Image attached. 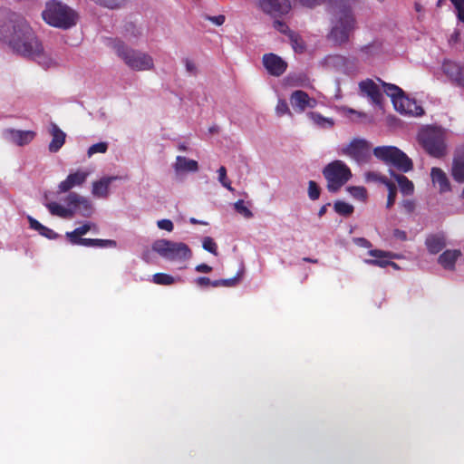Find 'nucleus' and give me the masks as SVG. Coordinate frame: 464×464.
<instances>
[{
    "instance_id": "nucleus-37",
    "label": "nucleus",
    "mask_w": 464,
    "mask_h": 464,
    "mask_svg": "<svg viewBox=\"0 0 464 464\" xmlns=\"http://www.w3.org/2000/svg\"><path fill=\"white\" fill-rule=\"evenodd\" d=\"M152 282L160 285H170L177 282V279L172 276L165 273H157L153 275Z\"/></svg>"
},
{
    "instance_id": "nucleus-51",
    "label": "nucleus",
    "mask_w": 464,
    "mask_h": 464,
    "mask_svg": "<svg viewBox=\"0 0 464 464\" xmlns=\"http://www.w3.org/2000/svg\"><path fill=\"white\" fill-rule=\"evenodd\" d=\"M276 113L278 116H282L285 113L289 112V108L287 105V102L284 100H279L276 108Z\"/></svg>"
},
{
    "instance_id": "nucleus-61",
    "label": "nucleus",
    "mask_w": 464,
    "mask_h": 464,
    "mask_svg": "<svg viewBox=\"0 0 464 464\" xmlns=\"http://www.w3.org/2000/svg\"><path fill=\"white\" fill-rule=\"evenodd\" d=\"M303 261L308 262V263H313V264H317L318 263V259L311 258V257H304Z\"/></svg>"
},
{
    "instance_id": "nucleus-31",
    "label": "nucleus",
    "mask_w": 464,
    "mask_h": 464,
    "mask_svg": "<svg viewBox=\"0 0 464 464\" xmlns=\"http://www.w3.org/2000/svg\"><path fill=\"white\" fill-rule=\"evenodd\" d=\"M50 213L53 216H58L60 218H72L73 215V210L72 208H67L56 202H51L46 205Z\"/></svg>"
},
{
    "instance_id": "nucleus-54",
    "label": "nucleus",
    "mask_w": 464,
    "mask_h": 464,
    "mask_svg": "<svg viewBox=\"0 0 464 464\" xmlns=\"http://www.w3.org/2000/svg\"><path fill=\"white\" fill-rule=\"evenodd\" d=\"M402 207L407 213H412L415 209V203L413 200L406 199L402 202Z\"/></svg>"
},
{
    "instance_id": "nucleus-7",
    "label": "nucleus",
    "mask_w": 464,
    "mask_h": 464,
    "mask_svg": "<svg viewBox=\"0 0 464 464\" xmlns=\"http://www.w3.org/2000/svg\"><path fill=\"white\" fill-rule=\"evenodd\" d=\"M114 47L118 56L121 57L130 69L135 71H148L154 67L153 59L150 54L129 48L121 42H118Z\"/></svg>"
},
{
    "instance_id": "nucleus-41",
    "label": "nucleus",
    "mask_w": 464,
    "mask_h": 464,
    "mask_svg": "<svg viewBox=\"0 0 464 464\" xmlns=\"http://www.w3.org/2000/svg\"><path fill=\"white\" fill-rule=\"evenodd\" d=\"M311 119L319 126L321 127H332L334 126V121L332 119H328L321 115L317 112H311L310 113Z\"/></svg>"
},
{
    "instance_id": "nucleus-39",
    "label": "nucleus",
    "mask_w": 464,
    "mask_h": 464,
    "mask_svg": "<svg viewBox=\"0 0 464 464\" xmlns=\"http://www.w3.org/2000/svg\"><path fill=\"white\" fill-rule=\"evenodd\" d=\"M240 273H237V275L232 278L228 279H218L214 280L212 283L213 287H219V286H226V287H232L237 285L240 279Z\"/></svg>"
},
{
    "instance_id": "nucleus-10",
    "label": "nucleus",
    "mask_w": 464,
    "mask_h": 464,
    "mask_svg": "<svg viewBox=\"0 0 464 464\" xmlns=\"http://www.w3.org/2000/svg\"><path fill=\"white\" fill-rule=\"evenodd\" d=\"M259 7L264 13L273 17L283 16L292 8L289 0H259Z\"/></svg>"
},
{
    "instance_id": "nucleus-29",
    "label": "nucleus",
    "mask_w": 464,
    "mask_h": 464,
    "mask_svg": "<svg viewBox=\"0 0 464 464\" xmlns=\"http://www.w3.org/2000/svg\"><path fill=\"white\" fill-rule=\"evenodd\" d=\"M30 228L36 230L41 236L48 238V239H55L58 237V235L51 228L44 226L38 220L32 218L31 216L27 217Z\"/></svg>"
},
{
    "instance_id": "nucleus-20",
    "label": "nucleus",
    "mask_w": 464,
    "mask_h": 464,
    "mask_svg": "<svg viewBox=\"0 0 464 464\" xmlns=\"http://www.w3.org/2000/svg\"><path fill=\"white\" fill-rule=\"evenodd\" d=\"M291 104L300 111H304L306 108H314L316 104L314 99H311L309 95L301 90L295 91L290 98Z\"/></svg>"
},
{
    "instance_id": "nucleus-64",
    "label": "nucleus",
    "mask_w": 464,
    "mask_h": 464,
    "mask_svg": "<svg viewBox=\"0 0 464 464\" xmlns=\"http://www.w3.org/2000/svg\"><path fill=\"white\" fill-rule=\"evenodd\" d=\"M461 198L464 199V188H463V190L461 192Z\"/></svg>"
},
{
    "instance_id": "nucleus-59",
    "label": "nucleus",
    "mask_w": 464,
    "mask_h": 464,
    "mask_svg": "<svg viewBox=\"0 0 464 464\" xmlns=\"http://www.w3.org/2000/svg\"><path fill=\"white\" fill-rule=\"evenodd\" d=\"M328 206H330V203L325 204V205H324V206H322V207L320 208V209H319V211H318V216H319V217H323V216L326 213V211H327V207H328Z\"/></svg>"
},
{
    "instance_id": "nucleus-11",
    "label": "nucleus",
    "mask_w": 464,
    "mask_h": 464,
    "mask_svg": "<svg viewBox=\"0 0 464 464\" xmlns=\"http://www.w3.org/2000/svg\"><path fill=\"white\" fill-rule=\"evenodd\" d=\"M262 62L267 72L276 77L283 75L287 69V63L273 53L264 54Z\"/></svg>"
},
{
    "instance_id": "nucleus-8",
    "label": "nucleus",
    "mask_w": 464,
    "mask_h": 464,
    "mask_svg": "<svg viewBox=\"0 0 464 464\" xmlns=\"http://www.w3.org/2000/svg\"><path fill=\"white\" fill-rule=\"evenodd\" d=\"M152 249L163 258L170 261L188 260L192 256V252L187 244L167 239L155 241Z\"/></svg>"
},
{
    "instance_id": "nucleus-47",
    "label": "nucleus",
    "mask_w": 464,
    "mask_h": 464,
    "mask_svg": "<svg viewBox=\"0 0 464 464\" xmlns=\"http://www.w3.org/2000/svg\"><path fill=\"white\" fill-rule=\"evenodd\" d=\"M453 5L458 19L464 23V0H450Z\"/></svg>"
},
{
    "instance_id": "nucleus-23",
    "label": "nucleus",
    "mask_w": 464,
    "mask_h": 464,
    "mask_svg": "<svg viewBox=\"0 0 464 464\" xmlns=\"http://www.w3.org/2000/svg\"><path fill=\"white\" fill-rule=\"evenodd\" d=\"M425 246L429 253L436 255L446 246V238L442 233L430 234L426 237Z\"/></svg>"
},
{
    "instance_id": "nucleus-53",
    "label": "nucleus",
    "mask_w": 464,
    "mask_h": 464,
    "mask_svg": "<svg viewBox=\"0 0 464 464\" xmlns=\"http://www.w3.org/2000/svg\"><path fill=\"white\" fill-rule=\"evenodd\" d=\"M196 283L198 286H201V287H207V286H209L211 285L212 286V283L213 281H211L208 277H206V276H200V277H198L196 279Z\"/></svg>"
},
{
    "instance_id": "nucleus-56",
    "label": "nucleus",
    "mask_w": 464,
    "mask_h": 464,
    "mask_svg": "<svg viewBox=\"0 0 464 464\" xmlns=\"http://www.w3.org/2000/svg\"><path fill=\"white\" fill-rule=\"evenodd\" d=\"M393 237L401 241L407 240V233L404 230H401L399 228L393 230Z\"/></svg>"
},
{
    "instance_id": "nucleus-42",
    "label": "nucleus",
    "mask_w": 464,
    "mask_h": 464,
    "mask_svg": "<svg viewBox=\"0 0 464 464\" xmlns=\"http://www.w3.org/2000/svg\"><path fill=\"white\" fill-rule=\"evenodd\" d=\"M218 181L221 183L223 187H225L229 191H234V188L231 186L230 180L227 177V169L224 166H221L218 170Z\"/></svg>"
},
{
    "instance_id": "nucleus-49",
    "label": "nucleus",
    "mask_w": 464,
    "mask_h": 464,
    "mask_svg": "<svg viewBox=\"0 0 464 464\" xmlns=\"http://www.w3.org/2000/svg\"><path fill=\"white\" fill-rule=\"evenodd\" d=\"M204 18L208 21H210L212 22L214 24L218 25V26H220L222 25L225 21H226V17L224 14H218V15H216V16H211V15H208V14H204Z\"/></svg>"
},
{
    "instance_id": "nucleus-58",
    "label": "nucleus",
    "mask_w": 464,
    "mask_h": 464,
    "mask_svg": "<svg viewBox=\"0 0 464 464\" xmlns=\"http://www.w3.org/2000/svg\"><path fill=\"white\" fill-rule=\"evenodd\" d=\"M185 66L188 72L195 73L196 72V65L189 59L185 60Z\"/></svg>"
},
{
    "instance_id": "nucleus-1",
    "label": "nucleus",
    "mask_w": 464,
    "mask_h": 464,
    "mask_svg": "<svg viewBox=\"0 0 464 464\" xmlns=\"http://www.w3.org/2000/svg\"><path fill=\"white\" fill-rule=\"evenodd\" d=\"M2 36L16 54L36 60L38 63L44 58L42 42L23 16L12 14L4 25Z\"/></svg>"
},
{
    "instance_id": "nucleus-43",
    "label": "nucleus",
    "mask_w": 464,
    "mask_h": 464,
    "mask_svg": "<svg viewBox=\"0 0 464 464\" xmlns=\"http://www.w3.org/2000/svg\"><path fill=\"white\" fill-rule=\"evenodd\" d=\"M350 194L359 200L364 201L367 198V191L363 187H349Z\"/></svg>"
},
{
    "instance_id": "nucleus-2",
    "label": "nucleus",
    "mask_w": 464,
    "mask_h": 464,
    "mask_svg": "<svg viewBox=\"0 0 464 464\" xmlns=\"http://www.w3.org/2000/svg\"><path fill=\"white\" fill-rule=\"evenodd\" d=\"M42 16L48 24L61 29L72 27L78 18L74 10L58 0L46 2Z\"/></svg>"
},
{
    "instance_id": "nucleus-52",
    "label": "nucleus",
    "mask_w": 464,
    "mask_h": 464,
    "mask_svg": "<svg viewBox=\"0 0 464 464\" xmlns=\"http://www.w3.org/2000/svg\"><path fill=\"white\" fill-rule=\"evenodd\" d=\"M366 179L368 180L378 181L382 184L383 179H389L387 177L381 175L377 172L370 171L366 173Z\"/></svg>"
},
{
    "instance_id": "nucleus-27",
    "label": "nucleus",
    "mask_w": 464,
    "mask_h": 464,
    "mask_svg": "<svg viewBox=\"0 0 464 464\" xmlns=\"http://www.w3.org/2000/svg\"><path fill=\"white\" fill-rule=\"evenodd\" d=\"M174 168L177 172H196L198 170V164L194 160L178 156Z\"/></svg>"
},
{
    "instance_id": "nucleus-36",
    "label": "nucleus",
    "mask_w": 464,
    "mask_h": 464,
    "mask_svg": "<svg viewBox=\"0 0 464 464\" xmlns=\"http://www.w3.org/2000/svg\"><path fill=\"white\" fill-rule=\"evenodd\" d=\"M334 208L336 213L343 217H349L353 213L354 208L353 205L344 201L338 200L334 203Z\"/></svg>"
},
{
    "instance_id": "nucleus-14",
    "label": "nucleus",
    "mask_w": 464,
    "mask_h": 464,
    "mask_svg": "<svg viewBox=\"0 0 464 464\" xmlns=\"http://www.w3.org/2000/svg\"><path fill=\"white\" fill-rule=\"evenodd\" d=\"M90 175V171L78 169L70 173L67 178L58 185V191L65 193L76 186H82Z\"/></svg>"
},
{
    "instance_id": "nucleus-32",
    "label": "nucleus",
    "mask_w": 464,
    "mask_h": 464,
    "mask_svg": "<svg viewBox=\"0 0 464 464\" xmlns=\"http://www.w3.org/2000/svg\"><path fill=\"white\" fill-rule=\"evenodd\" d=\"M299 3L301 5L314 8L317 5H321L323 4L327 3L331 7H341L343 0H295Z\"/></svg>"
},
{
    "instance_id": "nucleus-6",
    "label": "nucleus",
    "mask_w": 464,
    "mask_h": 464,
    "mask_svg": "<svg viewBox=\"0 0 464 464\" xmlns=\"http://www.w3.org/2000/svg\"><path fill=\"white\" fill-rule=\"evenodd\" d=\"M323 175L327 181V189L332 193L340 190L353 176L350 168L339 160L328 163L323 169Z\"/></svg>"
},
{
    "instance_id": "nucleus-28",
    "label": "nucleus",
    "mask_w": 464,
    "mask_h": 464,
    "mask_svg": "<svg viewBox=\"0 0 464 464\" xmlns=\"http://www.w3.org/2000/svg\"><path fill=\"white\" fill-rule=\"evenodd\" d=\"M390 175L398 183L400 190L404 195H411L414 192V185L406 176L395 173L394 170L390 169Z\"/></svg>"
},
{
    "instance_id": "nucleus-45",
    "label": "nucleus",
    "mask_w": 464,
    "mask_h": 464,
    "mask_svg": "<svg viewBox=\"0 0 464 464\" xmlns=\"http://www.w3.org/2000/svg\"><path fill=\"white\" fill-rule=\"evenodd\" d=\"M321 193V188L318 186V184L314 181L310 180L308 183V196L310 199L316 200L319 198Z\"/></svg>"
},
{
    "instance_id": "nucleus-4",
    "label": "nucleus",
    "mask_w": 464,
    "mask_h": 464,
    "mask_svg": "<svg viewBox=\"0 0 464 464\" xmlns=\"http://www.w3.org/2000/svg\"><path fill=\"white\" fill-rule=\"evenodd\" d=\"M418 139L430 156L441 159L447 155L446 134L443 129L432 126L427 127L419 133Z\"/></svg>"
},
{
    "instance_id": "nucleus-21",
    "label": "nucleus",
    "mask_w": 464,
    "mask_h": 464,
    "mask_svg": "<svg viewBox=\"0 0 464 464\" xmlns=\"http://www.w3.org/2000/svg\"><path fill=\"white\" fill-rule=\"evenodd\" d=\"M49 132L53 139L48 146L51 152H57L64 144L66 134L53 122L51 123Z\"/></svg>"
},
{
    "instance_id": "nucleus-24",
    "label": "nucleus",
    "mask_w": 464,
    "mask_h": 464,
    "mask_svg": "<svg viewBox=\"0 0 464 464\" xmlns=\"http://www.w3.org/2000/svg\"><path fill=\"white\" fill-rule=\"evenodd\" d=\"M432 182L439 186L441 193L448 192L451 189L450 180L446 173L440 168H432L430 171Z\"/></svg>"
},
{
    "instance_id": "nucleus-63",
    "label": "nucleus",
    "mask_w": 464,
    "mask_h": 464,
    "mask_svg": "<svg viewBox=\"0 0 464 464\" xmlns=\"http://www.w3.org/2000/svg\"><path fill=\"white\" fill-rule=\"evenodd\" d=\"M179 150H187V148H186V146L184 144H180L179 146Z\"/></svg>"
},
{
    "instance_id": "nucleus-12",
    "label": "nucleus",
    "mask_w": 464,
    "mask_h": 464,
    "mask_svg": "<svg viewBox=\"0 0 464 464\" xmlns=\"http://www.w3.org/2000/svg\"><path fill=\"white\" fill-rule=\"evenodd\" d=\"M35 136L36 132L34 130H20L14 129H6L4 130L5 139L20 147L31 143Z\"/></svg>"
},
{
    "instance_id": "nucleus-46",
    "label": "nucleus",
    "mask_w": 464,
    "mask_h": 464,
    "mask_svg": "<svg viewBox=\"0 0 464 464\" xmlns=\"http://www.w3.org/2000/svg\"><path fill=\"white\" fill-rule=\"evenodd\" d=\"M108 150V144L106 142H98L92 145L88 149V156L92 157L95 153H105Z\"/></svg>"
},
{
    "instance_id": "nucleus-33",
    "label": "nucleus",
    "mask_w": 464,
    "mask_h": 464,
    "mask_svg": "<svg viewBox=\"0 0 464 464\" xmlns=\"http://www.w3.org/2000/svg\"><path fill=\"white\" fill-rule=\"evenodd\" d=\"M82 246L87 247H116L117 242L112 239L90 238L82 240Z\"/></svg>"
},
{
    "instance_id": "nucleus-25",
    "label": "nucleus",
    "mask_w": 464,
    "mask_h": 464,
    "mask_svg": "<svg viewBox=\"0 0 464 464\" xmlns=\"http://www.w3.org/2000/svg\"><path fill=\"white\" fill-rule=\"evenodd\" d=\"M91 223H85L82 226L76 227L74 230L71 232H66V237L70 241L71 244L76 246H82V240H89L90 238H83L87 232L91 230Z\"/></svg>"
},
{
    "instance_id": "nucleus-34",
    "label": "nucleus",
    "mask_w": 464,
    "mask_h": 464,
    "mask_svg": "<svg viewBox=\"0 0 464 464\" xmlns=\"http://www.w3.org/2000/svg\"><path fill=\"white\" fill-rule=\"evenodd\" d=\"M292 48L297 53H303L306 49V44L301 35L295 32H293L288 36Z\"/></svg>"
},
{
    "instance_id": "nucleus-35",
    "label": "nucleus",
    "mask_w": 464,
    "mask_h": 464,
    "mask_svg": "<svg viewBox=\"0 0 464 464\" xmlns=\"http://www.w3.org/2000/svg\"><path fill=\"white\" fill-rule=\"evenodd\" d=\"M382 184L385 185L386 188H388L386 208H391L394 205L396 200L397 188L396 185L390 179H383Z\"/></svg>"
},
{
    "instance_id": "nucleus-40",
    "label": "nucleus",
    "mask_w": 464,
    "mask_h": 464,
    "mask_svg": "<svg viewBox=\"0 0 464 464\" xmlns=\"http://www.w3.org/2000/svg\"><path fill=\"white\" fill-rule=\"evenodd\" d=\"M235 210L243 216L245 218H251L253 217L252 211L248 208L243 199H238L234 204Z\"/></svg>"
},
{
    "instance_id": "nucleus-3",
    "label": "nucleus",
    "mask_w": 464,
    "mask_h": 464,
    "mask_svg": "<svg viewBox=\"0 0 464 464\" xmlns=\"http://www.w3.org/2000/svg\"><path fill=\"white\" fill-rule=\"evenodd\" d=\"M356 21L348 6H343L336 11L332 20V28L327 35L328 39L335 44L348 42L350 34L355 29Z\"/></svg>"
},
{
    "instance_id": "nucleus-55",
    "label": "nucleus",
    "mask_w": 464,
    "mask_h": 464,
    "mask_svg": "<svg viewBox=\"0 0 464 464\" xmlns=\"http://www.w3.org/2000/svg\"><path fill=\"white\" fill-rule=\"evenodd\" d=\"M354 242L357 246L364 248H371L372 246V243L364 237L354 238Z\"/></svg>"
},
{
    "instance_id": "nucleus-22",
    "label": "nucleus",
    "mask_w": 464,
    "mask_h": 464,
    "mask_svg": "<svg viewBox=\"0 0 464 464\" xmlns=\"http://www.w3.org/2000/svg\"><path fill=\"white\" fill-rule=\"evenodd\" d=\"M119 177L117 176H111V177H103L101 179L94 181L92 183V193L96 198H105L109 195V187L111 183L116 179H118Z\"/></svg>"
},
{
    "instance_id": "nucleus-44",
    "label": "nucleus",
    "mask_w": 464,
    "mask_h": 464,
    "mask_svg": "<svg viewBox=\"0 0 464 464\" xmlns=\"http://www.w3.org/2000/svg\"><path fill=\"white\" fill-rule=\"evenodd\" d=\"M202 246L206 251H208L215 256H218V246L212 237H204L203 242H202Z\"/></svg>"
},
{
    "instance_id": "nucleus-62",
    "label": "nucleus",
    "mask_w": 464,
    "mask_h": 464,
    "mask_svg": "<svg viewBox=\"0 0 464 464\" xmlns=\"http://www.w3.org/2000/svg\"><path fill=\"white\" fill-rule=\"evenodd\" d=\"M389 266H391L392 268H394V269H396V270L400 269V266H398V264H396V263H395V262H393V261H391V260H390V264H389Z\"/></svg>"
},
{
    "instance_id": "nucleus-30",
    "label": "nucleus",
    "mask_w": 464,
    "mask_h": 464,
    "mask_svg": "<svg viewBox=\"0 0 464 464\" xmlns=\"http://www.w3.org/2000/svg\"><path fill=\"white\" fill-rule=\"evenodd\" d=\"M378 81L382 83L383 87V92L389 97H391L393 106H395V102L397 103V102L401 100V98L405 96L404 92L399 86L392 83H387L382 81L381 79H378Z\"/></svg>"
},
{
    "instance_id": "nucleus-18",
    "label": "nucleus",
    "mask_w": 464,
    "mask_h": 464,
    "mask_svg": "<svg viewBox=\"0 0 464 464\" xmlns=\"http://www.w3.org/2000/svg\"><path fill=\"white\" fill-rule=\"evenodd\" d=\"M359 89L362 94L366 95L372 103L381 105L382 102V93L378 85L371 79L362 81L359 83Z\"/></svg>"
},
{
    "instance_id": "nucleus-57",
    "label": "nucleus",
    "mask_w": 464,
    "mask_h": 464,
    "mask_svg": "<svg viewBox=\"0 0 464 464\" xmlns=\"http://www.w3.org/2000/svg\"><path fill=\"white\" fill-rule=\"evenodd\" d=\"M195 270L198 273H210L212 267L207 264H199L195 267Z\"/></svg>"
},
{
    "instance_id": "nucleus-9",
    "label": "nucleus",
    "mask_w": 464,
    "mask_h": 464,
    "mask_svg": "<svg viewBox=\"0 0 464 464\" xmlns=\"http://www.w3.org/2000/svg\"><path fill=\"white\" fill-rule=\"evenodd\" d=\"M340 153L350 157L359 164H364L371 159V145L365 140L354 139L347 146L343 147Z\"/></svg>"
},
{
    "instance_id": "nucleus-13",
    "label": "nucleus",
    "mask_w": 464,
    "mask_h": 464,
    "mask_svg": "<svg viewBox=\"0 0 464 464\" xmlns=\"http://www.w3.org/2000/svg\"><path fill=\"white\" fill-rule=\"evenodd\" d=\"M65 202L70 208H72L73 212L79 211L84 217H88L92 213V206L91 202L75 192H70L65 198Z\"/></svg>"
},
{
    "instance_id": "nucleus-26",
    "label": "nucleus",
    "mask_w": 464,
    "mask_h": 464,
    "mask_svg": "<svg viewBox=\"0 0 464 464\" xmlns=\"http://www.w3.org/2000/svg\"><path fill=\"white\" fill-rule=\"evenodd\" d=\"M460 256L461 252L459 250H446L439 256L438 262L445 269L454 270L455 263Z\"/></svg>"
},
{
    "instance_id": "nucleus-38",
    "label": "nucleus",
    "mask_w": 464,
    "mask_h": 464,
    "mask_svg": "<svg viewBox=\"0 0 464 464\" xmlns=\"http://www.w3.org/2000/svg\"><path fill=\"white\" fill-rule=\"evenodd\" d=\"M323 63L326 67H337L345 63V58L340 54H329L324 57Z\"/></svg>"
},
{
    "instance_id": "nucleus-19",
    "label": "nucleus",
    "mask_w": 464,
    "mask_h": 464,
    "mask_svg": "<svg viewBox=\"0 0 464 464\" xmlns=\"http://www.w3.org/2000/svg\"><path fill=\"white\" fill-rule=\"evenodd\" d=\"M451 176L457 183H464V146L455 150L452 160Z\"/></svg>"
},
{
    "instance_id": "nucleus-48",
    "label": "nucleus",
    "mask_w": 464,
    "mask_h": 464,
    "mask_svg": "<svg viewBox=\"0 0 464 464\" xmlns=\"http://www.w3.org/2000/svg\"><path fill=\"white\" fill-rule=\"evenodd\" d=\"M273 26L276 30L287 36H289L290 34L294 32L288 27V25L285 22L280 20H275L273 23Z\"/></svg>"
},
{
    "instance_id": "nucleus-16",
    "label": "nucleus",
    "mask_w": 464,
    "mask_h": 464,
    "mask_svg": "<svg viewBox=\"0 0 464 464\" xmlns=\"http://www.w3.org/2000/svg\"><path fill=\"white\" fill-rule=\"evenodd\" d=\"M394 109L401 114L410 116H421L424 114L423 108L417 103L415 100L408 98L406 95L395 103Z\"/></svg>"
},
{
    "instance_id": "nucleus-50",
    "label": "nucleus",
    "mask_w": 464,
    "mask_h": 464,
    "mask_svg": "<svg viewBox=\"0 0 464 464\" xmlns=\"http://www.w3.org/2000/svg\"><path fill=\"white\" fill-rule=\"evenodd\" d=\"M158 227L168 232H171L174 228L173 223L170 219H160L157 222Z\"/></svg>"
},
{
    "instance_id": "nucleus-15",
    "label": "nucleus",
    "mask_w": 464,
    "mask_h": 464,
    "mask_svg": "<svg viewBox=\"0 0 464 464\" xmlns=\"http://www.w3.org/2000/svg\"><path fill=\"white\" fill-rule=\"evenodd\" d=\"M443 72L456 85L464 88V67L459 63L447 60L442 63Z\"/></svg>"
},
{
    "instance_id": "nucleus-17",
    "label": "nucleus",
    "mask_w": 464,
    "mask_h": 464,
    "mask_svg": "<svg viewBox=\"0 0 464 464\" xmlns=\"http://www.w3.org/2000/svg\"><path fill=\"white\" fill-rule=\"evenodd\" d=\"M369 256L374 257V259H365L364 263L371 266H375L379 267H386L390 264V260H387L385 258L390 259H398L400 258V255L390 252V251H384L381 249H371L368 252Z\"/></svg>"
},
{
    "instance_id": "nucleus-5",
    "label": "nucleus",
    "mask_w": 464,
    "mask_h": 464,
    "mask_svg": "<svg viewBox=\"0 0 464 464\" xmlns=\"http://www.w3.org/2000/svg\"><path fill=\"white\" fill-rule=\"evenodd\" d=\"M374 156L397 170L407 173L413 169V162L406 153L394 146H380L373 149Z\"/></svg>"
},
{
    "instance_id": "nucleus-60",
    "label": "nucleus",
    "mask_w": 464,
    "mask_h": 464,
    "mask_svg": "<svg viewBox=\"0 0 464 464\" xmlns=\"http://www.w3.org/2000/svg\"><path fill=\"white\" fill-rule=\"evenodd\" d=\"M189 222L193 225H198V224L206 225L207 224L203 221L196 219L195 218H190Z\"/></svg>"
}]
</instances>
